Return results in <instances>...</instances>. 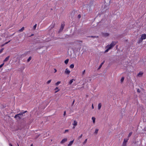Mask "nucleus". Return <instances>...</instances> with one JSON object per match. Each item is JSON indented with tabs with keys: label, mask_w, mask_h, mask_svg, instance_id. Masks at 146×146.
Returning a JSON list of instances; mask_svg holds the SVG:
<instances>
[{
	"label": "nucleus",
	"mask_w": 146,
	"mask_h": 146,
	"mask_svg": "<svg viewBox=\"0 0 146 146\" xmlns=\"http://www.w3.org/2000/svg\"><path fill=\"white\" fill-rule=\"evenodd\" d=\"M64 26L65 24L64 23H62L61 24L60 28L59 31V33L61 32L62 31L64 28Z\"/></svg>",
	"instance_id": "nucleus-5"
},
{
	"label": "nucleus",
	"mask_w": 146,
	"mask_h": 146,
	"mask_svg": "<svg viewBox=\"0 0 146 146\" xmlns=\"http://www.w3.org/2000/svg\"><path fill=\"white\" fill-rule=\"evenodd\" d=\"M27 112V111H25L24 112H23L20 113H19L20 114V115L21 116H22V117L23 116H24L25 115V113H26Z\"/></svg>",
	"instance_id": "nucleus-8"
},
{
	"label": "nucleus",
	"mask_w": 146,
	"mask_h": 146,
	"mask_svg": "<svg viewBox=\"0 0 146 146\" xmlns=\"http://www.w3.org/2000/svg\"><path fill=\"white\" fill-rule=\"evenodd\" d=\"M51 80H49L47 82H46L47 84H49L51 82Z\"/></svg>",
	"instance_id": "nucleus-35"
},
{
	"label": "nucleus",
	"mask_w": 146,
	"mask_h": 146,
	"mask_svg": "<svg viewBox=\"0 0 146 146\" xmlns=\"http://www.w3.org/2000/svg\"><path fill=\"white\" fill-rule=\"evenodd\" d=\"M14 118L16 119L17 120L20 119L22 118V116L20 115L19 113L16 115L14 117Z\"/></svg>",
	"instance_id": "nucleus-3"
},
{
	"label": "nucleus",
	"mask_w": 146,
	"mask_h": 146,
	"mask_svg": "<svg viewBox=\"0 0 146 146\" xmlns=\"http://www.w3.org/2000/svg\"><path fill=\"white\" fill-rule=\"evenodd\" d=\"M10 57V56H8L4 60V62H5L8 61L9 60V58Z\"/></svg>",
	"instance_id": "nucleus-20"
},
{
	"label": "nucleus",
	"mask_w": 146,
	"mask_h": 146,
	"mask_svg": "<svg viewBox=\"0 0 146 146\" xmlns=\"http://www.w3.org/2000/svg\"><path fill=\"white\" fill-rule=\"evenodd\" d=\"M102 106V104L101 103H100L98 104V110H100Z\"/></svg>",
	"instance_id": "nucleus-21"
},
{
	"label": "nucleus",
	"mask_w": 146,
	"mask_h": 146,
	"mask_svg": "<svg viewBox=\"0 0 146 146\" xmlns=\"http://www.w3.org/2000/svg\"><path fill=\"white\" fill-rule=\"evenodd\" d=\"M132 132H130L129 133V134L128 135V137H129L131 135H132Z\"/></svg>",
	"instance_id": "nucleus-33"
},
{
	"label": "nucleus",
	"mask_w": 146,
	"mask_h": 146,
	"mask_svg": "<svg viewBox=\"0 0 146 146\" xmlns=\"http://www.w3.org/2000/svg\"><path fill=\"white\" fill-rule=\"evenodd\" d=\"M4 63H3L0 65V68H1L4 65Z\"/></svg>",
	"instance_id": "nucleus-38"
},
{
	"label": "nucleus",
	"mask_w": 146,
	"mask_h": 146,
	"mask_svg": "<svg viewBox=\"0 0 146 146\" xmlns=\"http://www.w3.org/2000/svg\"><path fill=\"white\" fill-rule=\"evenodd\" d=\"M9 145L10 146H13L12 145L11 143H9Z\"/></svg>",
	"instance_id": "nucleus-52"
},
{
	"label": "nucleus",
	"mask_w": 146,
	"mask_h": 146,
	"mask_svg": "<svg viewBox=\"0 0 146 146\" xmlns=\"http://www.w3.org/2000/svg\"><path fill=\"white\" fill-rule=\"evenodd\" d=\"M116 44V43L115 42L113 41L110 45H107L108 47L110 48V49H111Z\"/></svg>",
	"instance_id": "nucleus-2"
},
{
	"label": "nucleus",
	"mask_w": 146,
	"mask_h": 146,
	"mask_svg": "<svg viewBox=\"0 0 146 146\" xmlns=\"http://www.w3.org/2000/svg\"><path fill=\"white\" fill-rule=\"evenodd\" d=\"M31 146H33V144H32L31 145Z\"/></svg>",
	"instance_id": "nucleus-55"
},
{
	"label": "nucleus",
	"mask_w": 146,
	"mask_h": 146,
	"mask_svg": "<svg viewBox=\"0 0 146 146\" xmlns=\"http://www.w3.org/2000/svg\"><path fill=\"white\" fill-rule=\"evenodd\" d=\"M4 49V48H2L1 49V50H0V53H1L2 52Z\"/></svg>",
	"instance_id": "nucleus-36"
},
{
	"label": "nucleus",
	"mask_w": 146,
	"mask_h": 146,
	"mask_svg": "<svg viewBox=\"0 0 146 146\" xmlns=\"http://www.w3.org/2000/svg\"><path fill=\"white\" fill-rule=\"evenodd\" d=\"M54 71H55L54 72H56L57 71L56 70V69H54Z\"/></svg>",
	"instance_id": "nucleus-49"
},
{
	"label": "nucleus",
	"mask_w": 146,
	"mask_h": 146,
	"mask_svg": "<svg viewBox=\"0 0 146 146\" xmlns=\"http://www.w3.org/2000/svg\"><path fill=\"white\" fill-rule=\"evenodd\" d=\"M143 74V73L141 72H139L137 76L139 77L141 76Z\"/></svg>",
	"instance_id": "nucleus-22"
},
{
	"label": "nucleus",
	"mask_w": 146,
	"mask_h": 146,
	"mask_svg": "<svg viewBox=\"0 0 146 146\" xmlns=\"http://www.w3.org/2000/svg\"><path fill=\"white\" fill-rule=\"evenodd\" d=\"M17 1H19V0H17Z\"/></svg>",
	"instance_id": "nucleus-57"
},
{
	"label": "nucleus",
	"mask_w": 146,
	"mask_h": 146,
	"mask_svg": "<svg viewBox=\"0 0 146 146\" xmlns=\"http://www.w3.org/2000/svg\"><path fill=\"white\" fill-rule=\"evenodd\" d=\"M143 40V39L141 38H140L139 39V40L138 42V43H140L141 42H142Z\"/></svg>",
	"instance_id": "nucleus-18"
},
{
	"label": "nucleus",
	"mask_w": 146,
	"mask_h": 146,
	"mask_svg": "<svg viewBox=\"0 0 146 146\" xmlns=\"http://www.w3.org/2000/svg\"><path fill=\"white\" fill-rule=\"evenodd\" d=\"M36 24L35 25L34 27H33V29L34 30L36 28Z\"/></svg>",
	"instance_id": "nucleus-37"
},
{
	"label": "nucleus",
	"mask_w": 146,
	"mask_h": 146,
	"mask_svg": "<svg viewBox=\"0 0 146 146\" xmlns=\"http://www.w3.org/2000/svg\"><path fill=\"white\" fill-rule=\"evenodd\" d=\"M124 77H122L120 80L121 83H122L123 82V80H124Z\"/></svg>",
	"instance_id": "nucleus-26"
},
{
	"label": "nucleus",
	"mask_w": 146,
	"mask_h": 146,
	"mask_svg": "<svg viewBox=\"0 0 146 146\" xmlns=\"http://www.w3.org/2000/svg\"><path fill=\"white\" fill-rule=\"evenodd\" d=\"M73 125L76 126L77 125V122L76 120H74V123H73Z\"/></svg>",
	"instance_id": "nucleus-14"
},
{
	"label": "nucleus",
	"mask_w": 146,
	"mask_h": 146,
	"mask_svg": "<svg viewBox=\"0 0 146 146\" xmlns=\"http://www.w3.org/2000/svg\"><path fill=\"white\" fill-rule=\"evenodd\" d=\"M75 127L74 126L73 127V129H74L75 128Z\"/></svg>",
	"instance_id": "nucleus-54"
},
{
	"label": "nucleus",
	"mask_w": 146,
	"mask_h": 146,
	"mask_svg": "<svg viewBox=\"0 0 146 146\" xmlns=\"http://www.w3.org/2000/svg\"><path fill=\"white\" fill-rule=\"evenodd\" d=\"M81 16L80 15V14H79L78 15V19H80L81 18Z\"/></svg>",
	"instance_id": "nucleus-39"
},
{
	"label": "nucleus",
	"mask_w": 146,
	"mask_h": 146,
	"mask_svg": "<svg viewBox=\"0 0 146 146\" xmlns=\"http://www.w3.org/2000/svg\"><path fill=\"white\" fill-rule=\"evenodd\" d=\"M31 56H30L29 58L27 60V62H29L31 60Z\"/></svg>",
	"instance_id": "nucleus-30"
},
{
	"label": "nucleus",
	"mask_w": 146,
	"mask_h": 146,
	"mask_svg": "<svg viewBox=\"0 0 146 146\" xmlns=\"http://www.w3.org/2000/svg\"><path fill=\"white\" fill-rule=\"evenodd\" d=\"M129 139H124L122 144V146H126V143Z\"/></svg>",
	"instance_id": "nucleus-4"
},
{
	"label": "nucleus",
	"mask_w": 146,
	"mask_h": 146,
	"mask_svg": "<svg viewBox=\"0 0 146 146\" xmlns=\"http://www.w3.org/2000/svg\"><path fill=\"white\" fill-rule=\"evenodd\" d=\"M106 47L107 49L105 51V53L107 52L110 49H111L110 48H109V47H108V46H107Z\"/></svg>",
	"instance_id": "nucleus-17"
},
{
	"label": "nucleus",
	"mask_w": 146,
	"mask_h": 146,
	"mask_svg": "<svg viewBox=\"0 0 146 146\" xmlns=\"http://www.w3.org/2000/svg\"><path fill=\"white\" fill-rule=\"evenodd\" d=\"M10 40H9V41L5 42L4 43V44L5 45V44H7L9 42H10Z\"/></svg>",
	"instance_id": "nucleus-42"
},
{
	"label": "nucleus",
	"mask_w": 146,
	"mask_h": 146,
	"mask_svg": "<svg viewBox=\"0 0 146 146\" xmlns=\"http://www.w3.org/2000/svg\"><path fill=\"white\" fill-rule=\"evenodd\" d=\"M111 1V0H105V2L107 4H108V5L110 3Z\"/></svg>",
	"instance_id": "nucleus-13"
},
{
	"label": "nucleus",
	"mask_w": 146,
	"mask_h": 146,
	"mask_svg": "<svg viewBox=\"0 0 146 146\" xmlns=\"http://www.w3.org/2000/svg\"><path fill=\"white\" fill-rule=\"evenodd\" d=\"M34 34H32L31 35H30V36H33L34 35Z\"/></svg>",
	"instance_id": "nucleus-50"
},
{
	"label": "nucleus",
	"mask_w": 146,
	"mask_h": 146,
	"mask_svg": "<svg viewBox=\"0 0 146 146\" xmlns=\"http://www.w3.org/2000/svg\"><path fill=\"white\" fill-rule=\"evenodd\" d=\"M17 146H19V145L17 143Z\"/></svg>",
	"instance_id": "nucleus-56"
},
{
	"label": "nucleus",
	"mask_w": 146,
	"mask_h": 146,
	"mask_svg": "<svg viewBox=\"0 0 146 146\" xmlns=\"http://www.w3.org/2000/svg\"><path fill=\"white\" fill-rule=\"evenodd\" d=\"M69 60L68 59H66L64 61V63L66 64H67L68 63V62Z\"/></svg>",
	"instance_id": "nucleus-27"
},
{
	"label": "nucleus",
	"mask_w": 146,
	"mask_h": 146,
	"mask_svg": "<svg viewBox=\"0 0 146 146\" xmlns=\"http://www.w3.org/2000/svg\"><path fill=\"white\" fill-rule=\"evenodd\" d=\"M87 139H86L83 142V144H85V143H86V142H87Z\"/></svg>",
	"instance_id": "nucleus-34"
},
{
	"label": "nucleus",
	"mask_w": 146,
	"mask_h": 146,
	"mask_svg": "<svg viewBox=\"0 0 146 146\" xmlns=\"http://www.w3.org/2000/svg\"><path fill=\"white\" fill-rule=\"evenodd\" d=\"M82 136V134H81L78 137V139H80V138H81Z\"/></svg>",
	"instance_id": "nucleus-40"
},
{
	"label": "nucleus",
	"mask_w": 146,
	"mask_h": 146,
	"mask_svg": "<svg viewBox=\"0 0 146 146\" xmlns=\"http://www.w3.org/2000/svg\"><path fill=\"white\" fill-rule=\"evenodd\" d=\"M105 62V61L104 60L103 61V62L101 63V64L100 65V66H99L98 68V70H99L101 68V67H102V65L104 64V62Z\"/></svg>",
	"instance_id": "nucleus-16"
},
{
	"label": "nucleus",
	"mask_w": 146,
	"mask_h": 146,
	"mask_svg": "<svg viewBox=\"0 0 146 146\" xmlns=\"http://www.w3.org/2000/svg\"><path fill=\"white\" fill-rule=\"evenodd\" d=\"M70 72V71L68 69V68H66L65 72V74H69Z\"/></svg>",
	"instance_id": "nucleus-11"
},
{
	"label": "nucleus",
	"mask_w": 146,
	"mask_h": 146,
	"mask_svg": "<svg viewBox=\"0 0 146 146\" xmlns=\"http://www.w3.org/2000/svg\"><path fill=\"white\" fill-rule=\"evenodd\" d=\"M94 0H91L90 1V4L88 5H89V6L91 7L94 5Z\"/></svg>",
	"instance_id": "nucleus-7"
},
{
	"label": "nucleus",
	"mask_w": 146,
	"mask_h": 146,
	"mask_svg": "<svg viewBox=\"0 0 146 146\" xmlns=\"http://www.w3.org/2000/svg\"><path fill=\"white\" fill-rule=\"evenodd\" d=\"M74 64H71L70 65V67L71 68H74Z\"/></svg>",
	"instance_id": "nucleus-29"
},
{
	"label": "nucleus",
	"mask_w": 146,
	"mask_h": 146,
	"mask_svg": "<svg viewBox=\"0 0 146 146\" xmlns=\"http://www.w3.org/2000/svg\"><path fill=\"white\" fill-rule=\"evenodd\" d=\"M102 8L103 11L102 12L104 13L106 12V11L108 9L109 7H108V6L105 5H104V7H102Z\"/></svg>",
	"instance_id": "nucleus-1"
},
{
	"label": "nucleus",
	"mask_w": 146,
	"mask_h": 146,
	"mask_svg": "<svg viewBox=\"0 0 146 146\" xmlns=\"http://www.w3.org/2000/svg\"><path fill=\"white\" fill-rule=\"evenodd\" d=\"M5 45L4 44H2L1 45V47H3V46H4Z\"/></svg>",
	"instance_id": "nucleus-47"
},
{
	"label": "nucleus",
	"mask_w": 146,
	"mask_h": 146,
	"mask_svg": "<svg viewBox=\"0 0 146 146\" xmlns=\"http://www.w3.org/2000/svg\"><path fill=\"white\" fill-rule=\"evenodd\" d=\"M75 80L74 79H72V80H70L69 82V84H72V82H73V81H75Z\"/></svg>",
	"instance_id": "nucleus-19"
},
{
	"label": "nucleus",
	"mask_w": 146,
	"mask_h": 146,
	"mask_svg": "<svg viewBox=\"0 0 146 146\" xmlns=\"http://www.w3.org/2000/svg\"><path fill=\"white\" fill-rule=\"evenodd\" d=\"M102 35L103 36L107 37L109 36V34L107 33H102Z\"/></svg>",
	"instance_id": "nucleus-9"
},
{
	"label": "nucleus",
	"mask_w": 146,
	"mask_h": 146,
	"mask_svg": "<svg viewBox=\"0 0 146 146\" xmlns=\"http://www.w3.org/2000/svg\"><path fill=\"white\" fill-rule=\"evenodd\" d=\"M92 109H94V106H93V104H92Z\"/></svg>",
	"instance_id": "nucleus-48"
},
{
	"label": "nucleus",
	"mask_w": 146,
	"mask_h": 146,
	"mask_svg": "<svg viewBox=\"0 0 146 146\" xmlns=\"http://www.w3.org/2000/svg\"><path fill=\"white\" fill-rule=\"evenodd\" d=\"M137 91L139 93H140L141 92L140 90L139 89H137Z\"/></svg>",
	"instance_id": "nucleus-43"
},
{
	"label": "nucleus",
	"mask_w": 146,
	"mask_h": 146,
	"mask_svg": "<svg viewBox=\"0 0 146 146\" xmlns=\"http://www.w3.org/2000/svg\"><path fill=\"white\" fill-rule=\"evenodd\" d=\"M74 102H75V100H74L72 104V106H73L74 104Z\"/></svg>",
	"instance_id": "nucleus-44"
},
{
	"label": "nucleus",
	"mask_w": 146,
	"mask_h": 146,
	"mask_svg": "<svg viewBox=\"0 0 146 146\" xmlns=\"http://www.w3.org/2000/svg\"><path fill=\"white\" fill-rule=\"evenodd\" d=\"M66 111H64V115L65 116L66 115Z\"/></svg>",
	"instance_id": "nucleus-46"
},
{
	"label": "nucleus",
	"mask_w": 146,
	"mask_h": 146,
	"mask_svg": "<svg viewBox=\"0 0 146 146\" xmlns=\"http://www.w3.org/2000/svg\"><path fill=\"white\" fill-rule=\"evenodd\" d=\"M74 141V140H73L70 141V143L68 145V146H71L72 145Z\"/></svg>",
	"instance_id": "nucleus-15"
},
{
	"label": "nucleus",
	"mask_w": 146,
	"mask_h": 146,
	"mask_svg": "<svg viewBox=\"0 0 146 146\" xmlns=\"http://www.w3.org/2000/svg\"><path fill=\"white\" fill-rule=\"evenodd\" d=\"M60 81H58L57 82H56V84H55V85H56V86H58L59 85V84H60Z\"/></svg>",
	"instance_id": "nucleus-32"
},
{
	"label": "nucleus",
	"mask_w": 146,
	"mask_h": 146,
	"mask_svg": "<svg viewBox=\"0 0 146 146\" xmlns=\"http://www.w3.org/2000/svg\"><path fill=\"white\" fill-rule=\"evenodd\" d=\"M88 37H92V38H98V36H88Z\"/></svg>",
	"instance_id": "nucleus-28"
},
{
	"label": "nucleus",
	"mask_w": 146,
	"mask_h": 146,
	"mask_svg": "<svg viewBox=\"0 0 146 146\" xmlns=\"http://www.w3.org/2000/svg\"><path fill=\"white\" fill-rule=\"evenodd\" d=\"M24 27H23L20 29L19 31V32H21L23 31L24 30Z\"/></svg>",
	"instance_id": "nucleus-23"
},
{
	"label": "nucleus",
	"mask_w": 146,
	"mask_h": 146,
	"mask_svg": "<svg viewBox=\"0 0 146 146\" xmlns=\"http://www.w3.org/2000/svg\"><path fill=\"white\" fill-rule=\"evenodd\" d=\"M85 70H84L82 72V75H84L85 73Z\"/></svg>",
	"instance_id": "nucleus-41"
},
{
	"label": "nucleus",
	"mask_w": 146,
	"mask_h": 146,
	"mask_svg": "<svg viewBox=\"0 0 146 146\" xmlns=\"http://www.w3.org/2000/svg\"><path fill=\"white\" fill-rule=\"evenodd\" d=\"M67 141V138H64L63 139L62 141H61L60 143L62 144H63L65 142H66Z\"/></svg>",
	"instance_id": "nucleus-12"
},
{
	"label": "nucleus",
	"mask_w": 146,
	"mask_h": 146,
	"mask_svg": "<svg viewBox=\"0 0 146 146\" xmlns=\"http://www.w3.org/2000/svg\"><path fill=\"white\" fill-rule=\"evenodd\" d=\"M98 130H98V129H96L95 131L94 132V133L95 134H97L98 133Z\"/></svg>",
	"instance_id": "nucleus-25"
},
{
	"label": "nucleus",
	"mask_w": 146,
	"mask_h": 146,
	"mask_svg": "<svg viewBox=\"0 0 146 146\" xmlns=\"http://www.w3.org/2000/svg\"><path fill=\"white\" fill-rule=\"evenodd\" d=\"M92 119L93 120V123H95V119H96L94 117H92Z\"/></svg>",
	"instance_id": "nucleus-24"
},
{
	"label": "nucleus",
	"mask_w": 146,
	"mask_h": 146,
	"mask_svg": "<svg viewBox=\"0 0 146 146\" xmlns=\"http://www.w3.org/2000/svg\"><path fill=\"white\" fill-rule=\"evenodd\" d=\"M39 135H38L36 137V138H37L39 136Z\"/></svg>",
	"instance_id": "nucleus-53"
},
{
	"label": "nucleus",
	"mask_w": 146,
	"mask_h": 146,
	"mask_svg": "<svg viewBox=\"0 0 146 146\" xmlns=\"http://www.w3.org/2000/svg\"><path fill=\"white\" fill-rule=\"evenodd\" d=\"M84 88V86H82V87H81V88H80V89L81 88ZM78 89H80V88H79Z\"/></svg>",
	"instance_id": "nucleus-51"
},
{
	"label": "nucleus",
	"mask_w": 146,
	"mask_h": 146,
	"mask_svg": "<svg viewBox=\"0 0 146 146\" xmlns=\"http://www.w3.org/2000/svg\"><path fill=\"white\" fill-rule=\"evenodd\" d=\"M57 89H58V90L57 91H56L55 92V93L57 92L58 91H59L60 90L59 89H58V87H56V88L55 89V90H57Z\"/></svg>",
	"instance_id": "nucleus-31"
},
{
	"label": "nucleus",
	"mask_w": 146,
	"mask_h": 146,
	"mask_svg": "<svg viewBox=\"0 0 146 146\" xmlns=\"http://www.w3.org/2000/svg\"><path fill=\"white\" fill-rule=\"evenodd\" d=\"M141 38H142L143 40L145 39L146 38V34H142L141 35Z\"/></svg>",
	"instance_id": "nucleus-10"
},
{
	"label": "nucleus",
	"mask_w": 146,
	"mask_h": 146,
	"mask_svg": "<svg viewBox=\"0 0 146 146\" xmlns=\"http://www.w3.org/2000/svg\"><path fill=\"white\" fill-rule=\"evenodd\" d=\"M68 131V130L66 129L64 133H66V132H67Z\"/></svg>",
	"instance_id": "nucleus-45"
},
{
	"label": "nucleus",
	"mask_w": 146,
	"mask_h": 146,
	"mask_svg": "<svg viewBox=\"0 0 146 146\" xmlns=\"http://www.w3.org/2000/svg\"><path fill=\"white\" fill-rule=\"evenodd\" d=\"M75 12V11L73 10L70 14L69 16L70 17H71V18H72L74 16Z\"/></svg>",
	"instance_id": "nucleus-6"
}]
</instances>
